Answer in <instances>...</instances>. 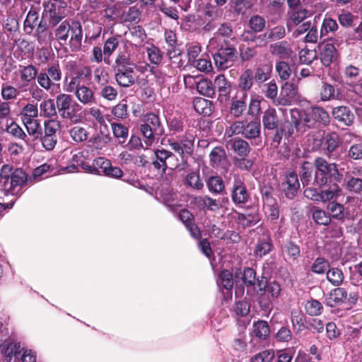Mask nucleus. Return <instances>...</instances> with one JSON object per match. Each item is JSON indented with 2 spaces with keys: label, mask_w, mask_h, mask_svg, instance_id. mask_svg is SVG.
I'll return each mask as SVG.
<instances>
[{
  "label": "nucleus",
  "mask_w": 362,
  "mask_h": 362,
  "mask_svg": "<svg viewBox=\"0 0 362 362\" xmlns=\"http://www.w3.org/2000/svg\"><path fill=\"white\" fill-rule=\"evenodd\" d=\"M341 42V38L334 37L319 45V57L324 66H329L331 64L337 61L339 52L334 43L339 45Z\"/></svg>",
  "instance_id": "nucleus-7"
},
{
  "label": "nucleus",
  "mask_w": 362,
  "mask_h": 362,
  "mask_svg": "<svg viewBox=\"0 0 362 362\" xmlns=\"http://www.w3.org/2000/svg\"><path fill=\"white\" fill-rule=\"evenodd\" d=\"M327 210L331 219H335L341 223L346 220H351L352 216L348 210H346L344 205L337 202L328 203Z\"/></svg>",
  "instance_id": "nucleus-14"
},
{
  "label": "nucleus",
  "mask_w": 362,
  "mask_h": 362,
  "mask_svg": "<svg viewBox=\"0 0 362 362\" xmlns=\"http://www.w3.org/2000/svg\"><path fill=\"white\" fill-rule=\"evenodd\" d=\"M275 356L274 351L267 349L251 358V362H272Z\"/></svg>",
  "instance_id": "nucleus-62"
},
{
  "label": "nucleus",
  "mask_w": 362,
  "mask_h": 362,
  "mask_svg": "<svg viewBox=\"0 0 362 362\" xmlns=\"http://www.w3.org/2000/svg\"><path fill=\"white\" fill-rule=\"evenodd\" d=\"M339 25L337 21L331 17L325 16L322 21L320 28V37L327 35L329 34H334L338 30Z\"/></svg>",
  "instance_id": "nucleus-40"
},
{
  "label": "nucleus",
  "mask_w": 362,
  "mask_h": 362,
  "mask_svg": "<svg viewBox=\"0 0 362 362\" xmlns=\"http://www.w3.org/2000/svg\"><path fill=\"white\" fill-rule=\"evenodd\" d=\"M36 37L40 45H47L49 43L52 37V33L49 30L46 22L41 20L37 24V28L35 32Z\"/></svg>",
  "instance_id": "nucleus-27"
},
{
  "label": "nucleus",
  "mask_w": 362,
  "mask_h": 362,
  "mask_svg": "<svg viewBox=\"0 0 362 362\" xmlns=\"http://www.w3.org/2000/svg\"><path fill=\"white\" fill-rule=\"evenodd\" d=\"M238 54L242 62L253 60L258 54L256 47L241 44L238 47Z\"/></svg>",
  "instance_id": "nucleus-35"
},
{
  "label": "nucleus",
  "mask_w": 362,
  "mask_h": 362,
  "mask_svg": "<svg viewBox=\"0 0 362 362\" xmlns=\"http://www.w3.org/2000/svg\"><path fill=\"white\" fill-rule=\"evenodd\" d=\"M313 110V117L315 123H320L323 126H327L329 124L330 117L328 112L321 107H314Z\"/></svg>",
  "instance_id": "nucleus-46"
},
{
  "label": "nucleus",
  "mask_w": 362,
  "mask_h": 362,
  "mask_svg": "<svg viewBox=\"0 0 362 362\" xmlns=\"http://www.w3.org/2000/svg\"><path fill=\"white\" fill-rule=\"evenodd\" d=\"M186 185L195 189H202L204 187V183L200 179L199 172H192L186 176Z\"/></svg>",
  "instance_id": "nucleus-60"
},
{
  "label": "nucleus",
  "mask_w": 362,
  "mask_h": 362,
  "mask_svg": "<svg viewBox=\"0 0 362 362\" xmlns=\"http://www.w3.org/2000/svg\"><path fill=\"white\" fill-rule=\"evenodd\" d=\"M305 310L308 315L316 316L322 313L323 307L320 301L311 300H308L305 304Z\"/></svg>",
  "instance_id": "nucleus-64"
},
{
  "label": "nucleus",
  "mask_w": 362,
  "mask_h": 362,
  "mask_svg": "<svg viewBox=\"0 0 362 362\" xmlns=\"http://www.w3.org/2000/svg\"><path fill=\"white\" fill-rule=\"evenodd\" d=\"M261 132V124L259 121L245 120L243 136L247 139H255L259 138Z\"/></svg>",
  "instance_id": "nucleus-26"
},
{
  "label": "nucleus",
  "mask_w": 362,
  "mask_h": 362,
  "mask_svg": "<svg viewBox=\"0 0 362 362\" xmlns=\"http://www.w3.org/2000/svg\"><path fill=\"white\" fill-rule=\"evenodd\" d=\"M308 16L309 13L306 9L293 11L290 13V21L286 23L288 30H291L292 24L298 25L301 22L305 20Z\"/></svg>",
  "instance_id": "nucleus-39"
},
{
  "label": "nucleus",
  "mask_w": 362,
  "mask_h": 362,
  "mask_svg": "<svg viewBox=\"0 0 362 362\" xmlns=\"http://www.w3.org/2000/svg\"><path fill=\"white\" fill-rule=\"evenodd\" d=\"M128 67H136L130 58V54L127 52H119L115 59V69H124Z\"/></svg>",
  "instance_id": "nucleus-41"
},
{
  "label": "nucleus",
  "mask_w": 362,
  "mask_h": 362,
  "mask_svg": "<svg viewBox=\"0 0 362 362\" xmlns=\"http://www.w3.org/2000/svg\"><path fill=\"white\" fill-rule=\"evenodd\" d=\"M226 146L241 157L247 156L251 150L248 142L239 137L227 139Z\"/></svg>",
  "instance_id": "nucleus-16"
},
{
  "label": "nucleus",
  "mask_w": 362,
  "mask_h": 362,
  "mask_svg": "<svg viewBox=\"0 0 362 362\" xmlns=\"http://www.w3.org/2000/svg\"><path fill=\"white\" fill-rule=\"evenodd\" d=\"M254 83V72L250 69H245L238 78V87L244 90L249 91Z\"/></svg>",
  "instance_id": "nucleus-32"
},
{
  "label": "nucleus",
  "mask_w": 362,
  "mask_h": 362,
  "mask_svg": "<svg viewBox=\"0 0 362 362\" xmlns=\"http://www.w3.org/2000/svg\"><path fill=\"white\" fill-rule=\"evenodd\" d=\"M237 54L238 52L233 46L221 47L213 54L216 67L220 71L231 67L238 57Z\"/></svg>",
  "instance_id": "nucleus-6"
},
{
  "label": "nucleus",
  "mask_w": 362,
  "mask_h": 362,
  "mask_svg": "<svg viewBox=\"0 0 362 362\" xmlns=\"http://www.w3.org/2000/svg\"><path fill=\"white\" fill-rule=\"evenodd\" d=\"M238 221L243 227L247 228L257 224L260 221V218L257 212L239 214Z\"/></svg>",
  "instance_id": "nucleus-37"
},
{
  "label": "nucleus",
  "mask_w": 362,
  "mask_h": 362,
  "mask_svg": "<svg viewBox=\"0 0 362 362\" xmlns=\"http://www.w3.org/2000/svg\"><path fill=\"white\" fill-rule=\"evenodd\" d=\"M269 50L272 54L282 59L289 58L291 53V49L286 41L271 45Z\"/></svg>",
  "instance_id": "nucleus-34"
},
{
  "label": "nucleus",
  "mask_w": 362,
  "mask_h": 362,
  "mask_svg": "<svg viewBox=\"0 0 362 362\" xmlns=\"http://www.w3.org/2000/svg\"><path fill=\"white\" fill-rule=\"evenodd\" d=\"M197 91L206 97L212 98L215 95V88L209 79H202L197 84Z\"/></svg>",
  "instance_id": "nucleus-44"
},
{
  "label": "nucleus",
  "mask_w": 362,
  "mask_h": 362,
  "mask_svg": "<svg viewBox=\"0 0 362 362\" xmlns=\"http://www.w3.org/2000/svg\"><path fill=\"white\" fill-rule=\"evenodd\" d=\"M333 117L339 122L346 126L353 124L355 117L349 107L346 106H338L334 107L332 111Z\"/></svg>",
  "instance_id": "nucleus-19"
},
{
  "label": "nucleus",
  "mask_w": 362,
  "mask_h": 362,
  "mask_svg": "<svg viewBox=\"0 0 362 362\" xmlns=\"http://www.w3.org/2000/svg\"><path fill=\"white\" fill-rule=\"evenodd\" d=\"M299 189L300 182L297 174L294 172H289L281 184V192L287 199H293L297 196Z\"/></svg>",
  "instance_id": "nucleus-10"
},
{
  "label": "nucleus",
  "mask_w": 362,
  "mask_h": 362,
  "mask_svg": "<svg viewBox=\"0 0 362 362\" xmlns=\"http://www.w3.org/2000/svg\"><path fill=\"white\" fill-rule=\"evenodd\" d=\"M313 218L316 223L328 226L331 223V217L328 213L321 209H315L313 211Z\"/></svg>",
  "instance_id": "nucleus-55"
},
{
  "label": "nucleus",
  "mask_w": 362,
  "mask_h": 362,
  "mask_svg": "<svg viewBox=\"0 0 362 362\" xmlns=\"http://www.w3.org/2000/svg\"><path fill=\"white\" fill-rule=\"evenodd\" d=\"M283 253L286 255L289 259H296L300 253V247L296 244L290 241L284 244L282 247Z\"/></svg>",
  "instance_id": "nucleus-54"
},
{
  "label": "nucleus",
  "mask_w": 362,
  "mask_h": 362,
  "mask_svg": "<svg viewBox=\"0 0 362 362\" xmlns=\"http://www.w3.org/2000/svg\"><path fill=\"white\" fill-rule=\"evenodd\" d=\"M134 68L128 67L115 69V79L120 86L129 87L135 83Z\"/></svg>",
  "instance_id": "nucleus-17"
},
{
  "label": "nucleus",
  "mask_w": 362,
  "mask_h": 362,
  "mask_svg": "<svg viewBox=\"0 0 362 362\" xmlns=\"http://www.w3.org/2000/svg\"><path fill=\"white\" fill-rule=\"evenodd\" d=\"M6 132L14 137L24 141L27 144L29 143L28 135L17 123L12 122L7 126Z\"/></svg>",
  "instance_id": "nucleus-52"
},
{
  "label": "nucleus",
  "mask_w": 362,
  "mask_h": 362,
  "mask_svg": "<svg viewBox=\"0 0 362 362\" xmlns=\"http://www.w3.org/2000/svg\"><path fill=\"white\" fill-rule=\"evenodd\" d=\"M347 297L344 288L338 287L332 290L325 298V303L329 307H335L341 304Z\"/></svg>",
  "instance_id": "nucleus-21"
},
{
  "label": "nucleus",
  "mask_w": 362,
  "mask_h": 362,
  "mask_svg": "<svg viewBox=\"0 0 362 362\" xmlns=\"http://www.w3.org/2000/svg\"><path fill=\"white\" fill-rule=\"evenodd\" d=\"M210 164L214 168L227 169L229 161L226 151L221 146H216L209 153Z\"/></svg>",
  "instance_id": "nucleus-15"
},
{
  "label": "nucleus",
  "mask_w": 362,
  "mask_h": 362,
  "mask_svg": "<svg viewBox=\"0 0 362 362\" xmlns=\"http://www.w3.org/2000/svg\"><path fill=\"white\" fill-rule=\"evenodd\" d=\"M231 198L235 205L245 204L250 198V194L243 180L240 177L234 179Z\"/></svg>",
  "instance_id": "nucleus-11"
},
{
  "label": "nucleus",
  "mask_w": 362,
  "mask_h": 362,
  "mask_svg": "<svg viewBox=\"0 0 362 362\" xmlns=\"http://www.w3.org/2000/svg\"><path fill=\"white\" fill-rule=\"evenodd\" d=\"M196 135L187 130L183 135L168 139V144L181 158L182 169L187 165V159L193 154Z\"/></svg>",
  "instance_id": "nucleus-2"
},
{
  "label": "nucleus",
  "mask_w": 362,
  "mask_h": 362,
  "mask_svg": "<svg viewBox=\"0 0 362 362\" xmlns=\"http://www.w3.org/2000/svg\"><path fill=\"white\" fill-rule=\"evenodd\" d=\"M1 95L6 102L7 100H16L19 95V90L11 85L3 84L1 88Z\"/></svg>",
  "instance_id": "nucleus-57"
},
{
  "label": "nucleus",
  "mask_w": 362,
  "mask_h": 362,
  "mask_svg": "<svg viewBox=\"0 0 362 362\" xmlns=\"http://www.w3.org/2000/svg\"><path fill=\"white\" fill-rule=\"evenodd\" d=\"M209 190L211 192L219 194L224 189L223 180L219 176H213L209 177L207 182Z\"/></svg>",
  "instance_id": "nucleus-56"
},
{
  "label": "nucleus",
  "mask_w": 362,
  "mask_h": 362,
  "mask_svg": "<svg viewBox=\"0 0 362 362\" xmlns=\"http://www.w3.org/2000/svg\"><path fill=\"white\" fill-rule=\"evenodd\" d=\"M26 128L28 134L33 138V141L37 140L41 137L42 128L40 122L37 119L23 120Z\"/></svg>",
  "instance_id": "nucleus-33"
},
{
  "label": "nucleus",
  "mask_w": 362,
  "mask_h": 362,
  "mask_svg": "<svg viewBox=\"0 0 362 362\" xmlns=\"http://www.w3.org/2000/svg\"><path fill=\"white\" fill-rule=\"evenodd\" d=\"M0 351L6 362H11L13 356H16L21 354V344L11 339H6L0 345Z\"/></svg>",
  "instance_id": "nucleus-20"
},
{
  "label": "nucleus",
  "mask_w": 362,
  "mask_h": 362,
  "mask_svg": "<svg viewBox=\"0 0 362 362\" xmlns=\"http://www.w3.org/2000/svg\"><path fill=\"white\" fill-rule=\"evenodd\" d=\"M329 268V262L324 257H317L311 265V271L317 274H324L327 273Z\"/></svg>",
  "instance_id": "nucleus-49"
},
{
  "label": "nucleus",
  "mask_w": 362,
  "mask_h": 362,
  "mask_svg": "<svg viewBox=\"0 0 362 362\" xmlns=\"http://www.w3.org/2000/svg\"><path fill=\"white\" fill-rule=\"evenodd\" d=\"M250 28L255 33H259L265 28L264 18L259 15L252 16L249 21Z\"/></svg>",
  "instance_id": "nucleus-63"
},
{
  "label": "nucleus",
  "mask_w": 362,
  "mask_h": 362,
  "mask_svg": "<svg viewBox=\"0 0 362 362\" xmlns=\"http://www.w3.org/2000/svg\"><path fill=\"white\" fill-rule=\"evenodd\" d=\"M273 247L272 240L267 235L260 238L256 245L255 255L257 257H262L269 254Z\"/></svg>",
  "instance_id": "nucleus-30"
},
{
  "label": "nucleus",
  "mask_w": 362,
  "mask_h": 362,
  "mask_svg": "<svg viewBox=\"0 0 362 362\" xmlns=\"http://www.w3.org/2000/svg\"><path fill=\"white\" fill-rule=\"evenodd\" d=\"M194 204L199 209H206L211 211H217L222 204L219 199H213L209 196H199L194 198Z\"/></svg>",
  "instance_id": "nucleus-18"
},
{
  "label": "nucleus",
  "mask_w": 362,
  "mask_h": 362,
  "mask_svg": "<svg viewBox=\"0 0 362 362\" xmlns=\"http://www.w3.org/2000/svg\"><path fill=\"white\" fill-rule=\"evenodd\" d=\"M315 167L314 184L318 187H323L331 182L334 177L339 180L340 174L337 165L334 163H329L325 158L318 157L314 160Z\"/></svg>",
  "instance_id": "nucleus-3"
},
{
  "label": "nucleus",
  "mask_w": 362,
  "mask_h": 362,
  "mask_svg": "<svg viewBox=\"0 0 362 362\" xmlns=\"http://www.w3.org/2000/svg\"><path fill=\"white\" fill-rule=\"evenodd\" d=\"M193 106L197 113L204 116H209L213 112V103L203 98H196Z\"/></svg>",
  "instance_id": "nucleus-28"
},
{
  "label": "nucleus",
  "mask_w": 362,
  "mask_h": 362,
  "mask_svg": "<svg viewBox=\"0 0 362 362\" xmlns=\"http://www.w3.org/2000/svg\"><path fill=\"white\" fill-rule=\"evenodd\" d=\"M75 96L83 105H92L97 102L94 91L85 85L77 89Z\"/></svg>",
  "instance_id": "nucleus-23"
},
{
  "label": "nucleus",
  "mask_w": 362,
  "mask_h": 362,
  "mask_svg": "<svg viewBox=\"0 0 362 362\" xmlns=\"http://www.w3.org/2000/svg\"><path fill=\"white\" fill-rule=\"evenodd\" d=\"M69 36V46L71 50L74 52L79 50L83 38L82 25L79 21H74L69 23L66 20L64 21L54 31V38L60 44H66Z\"/></svg>",
  "instance_id": "nucleus-1"
},
{
  "label": "nucleus",
  "mask_w": 362,
  "mask_h": 362,
  "mask_svg": "<svg viewBox=\"0 0 362 362\" xmlns=\"http://www.w3.org/2000/svg\"><path fill=\"white\" fill-rule=\"evenodd\" d=\"M245 120H238L233 122L230 126L226 128L225 132V137L228 139H233L234 135H243Z\"/></svg>",
  "instance_id": "nucleus-47"
},
{
  "label": "nucleus",
  "mask_w": 362,
  "mask_h": 362,
  "mask_svg": "<svg viewBox=\"0 0 362 362\" xmlns=\"http://www.w3.org/2000/svg\"><path fill=\"white\" fill-rule=\"evenodd\" d=\"M299 98L298 86L293 83L286 82L281 87L278 100L275 102V105H290L292 103L298 100Z\"/></svg>",
  "instance_id": "nucleus-9"
},
{
  "label": "nucleus",
  "mask_w": 362,
  "mask_h": 362,
  "mask_svg": "<svg viewBox=\"0 0 362 362\" xmlns=\"http://www.w3.org/2000/svg\"><path fill=\"white\" fill-rule=\"evenodd\" d=\"M11 166L9 165H4L0 172V191L4 194H17L16 189L11 180Z\"/></svg>",
  "instance_id": "nucleus-13"
},
{
  "label": "nucleus",
  "mask_w": 362,
  "mask_h": 362,
  "mask_svg": "<svg viewBox=\"0 0 362 362\" xmlns=\"http://www.w3.org/2000/svg\"><path fill=\"white\" fill-rule=\"evenodd\" d=\"M253 333L260 339H267L270 333L268 323L264 320H259L253 324Z\"/></svg>",
  "instance_id": "nucleus-43"
},
{
  "label": "nucleus",
  "mask_w": 362,
  "mask_h": 362,
  "mask_svg": "<svg viewBox=\"0 0 362 362\" xmlns=\"http://www.w3.org/2000/svg\"><path fill=\"white\" fill-rule=\"evenodd\" d=\"M262 124L264 129H276L279 124L276 111L274 108H268L263 112Z\"/></svg>",
  "instance_id": "nucleus-25"
},
{
  "label": "nucleus",
  "mask_w": 362,
  "mask_h": 362,
  "mask_svg": "<svg viewBox=\"0 0 362 362\" xmlns=\"http://www.w3.org/2000/svg\"><path fill=\"white\" fill-rule=\"evenodd\" d=\"M37 74V70L35 66L30 64L23 66L20 71V76L22 81L30 83L33 81Z\"/></svg>",
  "instance_id": "nucleus-51"
},
{
  "label": "nucleus",
  "mask_w": 362,
  "mask_h": 362,
  "mask_svg": "<svg viewBox=\"0 0 362 362\" xmlns=\"http://www.w3.org/2000/svg\"><path fill=\"white\" fill-rule=\"evenodd\" d=\"M319 94L322 101H329L339 98V93H336L334 86L327 82L322 83Z\"/></svg>",
  "instance_id": "nucleus-36"
},
{
  "label": "nucleus",
  "mask_w": 362,
  "mask_h": 362,
  "mask_svg": "<svg viewBox=\"0 0 362 362\" xmlns=\"http://www.w3.org/2000/svg\"><path fill=\"white\" fill-rule=\"evenodd\" d=\"M144 123L141 124L140 131L146 139L144 144L150 146L155 141L156 136H161L164 128L161 124L159 117L154 113H148L144 116Z\"/></svg>",
  "instance_id": "nucleus-5"
},
{
  "label": "nucleus",
  "mask_w": 362,
  "mask_h": 362,
  "mask_svg": "<svg viewBox=\"0 0 362 362\" xmlns=\"http://www.w3.org/2000/svg\"><path fill=\"white\" fill-rule=\"evenodd\" d=\"M155 156L156 159L152 164L156 169L160 170L163 173H165L167 168L182 170L180 163H172L173 160H177L173 152L165 148L157 149Z\"/></svg>",
  "instance_id": "nucleus-8"
},
{
  "label": "nucleus",
  "mask_w": 362,
  "mask_h": 362,
  "mask_svg": "<svg viewBox=\"0 0 362 362\" xmlns=\"http://www.w3.org/2000/svg\"><path fill=\"white\" fill-rule=\"evenodd\" d=\"M61 129V122L56 119H51L44 122V134L57 137V133Z\"/></svg>",
  "instance_id": "nucleus-50"
},
{
  "label": "nucleus",
  "mask_w": 362,
  "mask_h": 362,
  "mask_svg": "<svg viewBox=\"0 0 362 362\" xmlns=\"http://www.w3.org/2000/svg\"><path fill=\"white\" fill-rule=\"evenodd\" d=\"M11 173L12 182L13 184L16 192L18 193V191L21 189V186L26 182L27 175L22 169H13V167H11Z\"/></svg>",
  "instance_id": "nucleus-38"
},
{
  "label": "nucleus",
  "mask_w": 362,
  "mask_h": 362,
  "mask_svg": "<svg viewBox=\"0 0 362 362\" xmlns=\"http://www.w3.org/2000/svg\"><path fill=\"white\" fill-rule=\"evenodd\" d=\"M214 87L217 88L220 95H227L230 92V83L223 74L218 75L214 79Z\"/></svg>",
  "instance_id": "nucleus-45"
},
{
  "label": "nucleus",
  "mask_w": 362,
  "mask_h": 362,
  "mask_svg": "<svg viewBox=\"0 0 362 362\" xmlns=\"http://www.w3.org/2000/svg\"><path fill=\"white\" fill-rule=\"evenodd\" d=\"M44 13L48 18L49 25L52 26L57 25L66 15L62 9V7L57 6L54 2L48 1L44 3Z\"/></svg>",
  "instance_id": "nucleus-12"
},
{
  "label": "nucleus",
  "mask_w": 362,
  "mask_h": 362,
  "mask_svg": "<svg viewBox=\"0 0 362 362\" xmlns=\"http://www.w3.org/2000/svg\"><path fill=\"white\" fill-rule=\"evenodd\" d=\"M342 189L339 185L334 183L330 185L326 189L320 191V202L326 203L336 202L341 195Z\"/></svg>",
  "instance_id": "nucleus-24"
},
{
  "label": "nucleus",
  "mask_w": 362,
  "mask_h": 362,
  "mask_svg": "<svg viewBox=\"0 0 362 362\" xmlns=\"http://www.w3.org/2000/svg\"><path fill=\"white\" fill-rule=\"evenodd\" d=\"M362 168H355L350 175H347V189L355 193H360L362 191Z\"/></svg>",
  "instance_id": "nucleus-22"
},
{
  "label": "nucleus",
  "mask_w": 362,
  "mask_h": 362,
  "mask_svg": "<svg viewBox=\"0 0 362 362\" xmlns=\"http://www.w3.org/2000/svg\"><path fill=\"white\" fill-rule=\"evenodd\" d=\"M327 279L335 286H338L344 281V274L342 271L338 268L328 269L327 272Z\"/></svg>",
  "instance_id": "nucleus-48"
},
{
  "label": "nucleus",
  "mask_w": 362,
  "mask_h": 362,
  "mask_svg": "<svg viewBox=\"0 0 362 362\" xmlns=\"http://www.w3.org/2000/svg\"><path fill=\"white\" fill-rule=\"evenodd\" d=\"M56 105L62 119H69L73 122L80 120L81 117L78 112L81 107L74 100L71 95L65 93L58 95L56 98Z\"/></svg>",
  "instance_id": "nucleus-4"
},
{
  "label": "nucleus",
  "mask_w": 362,
  "mask_h": 362,
  "mask_svg": "<svg viewBox=\"0 0 362 362\" xmlns=\"http://www.w3.org/2000/svg\"><path fill=\"white\" fill-rule=\"evenodd\" d=\"M247 93H244L240 98H233L231 100L230 113L235 117H240L246 110Z\"/></svg>",
  "instance_id": "nucleus-29"
},
{
  "label": "nucleus",
  "mask_w": 362,
  "mask_h": 362,
  "mask_svg": "<svg viewBox=\"0 0 362 362\" xmlns=\"http://www.w3.org/2000/svg\"><path fill=\"white\" fill-rule=\"evenodd\" d=\"M71 139L77 143L83 142L88 138V132L82 127L75 126L69 131Z\"/></svg>",
  "instance_id": "nucleus-59"
},
{
  "label": "nucleus",
  "mask_w": 362,
  "mask_h": 362,
  "mask_svg": "<svg viewBox=\"0 0 362 362\" xmlns=\"http://www.w3.org/2000/svg\"><path fill=\"white\" fill-rule=\"evenodd\" d=\"M40 116L51 118L57 115V105L53 99L42 100L40 104Z\"/></svg>",
  "instance_id": "nucleus-31"
},
{
  "label": "nucleus",
  "mask_w": 362,
  "mask_h": 362,
  "mask_svg": "<svg viewBox=\"0 0 362 362\" xmlns=\"http://www.w3.org/2000/svg\"><path fill=\"white\" fill-rule=\"evenodd\" d=\"M111 127L115 137L118 139L119 144L125 142L129 135L128 128L121 123L112 122Z\"/></svg>",
  "instance_id": "nucleus-42"
},
{
  "label": "nucleus",
  "mask_w": 362,
  "mask_h": 362,
  "mask_svg": "<svg viewBox=\"0 0 362 362\" xmlns=\"http://www.w3.org/2000/svg\"><path fill=\"white\" fill-rule=\"evenodd\" d=\"M269 68L267 66H260L255 69L254 73V80L257 83H263L267 81L269 77Z\"/></svg>",
  "instance_id": "nucleus-61"
},
{
  "label": "nucleus",
  "mask_w": 362,
  "mask_h": 362,
  "mask_svg": "<svg viewBox=\"0 0 362 362\" xmlns=\"http://www.w3.org/2000/svg\"><path fill=\"white\" fill-rule=\"evenodd\" d=\"M38 19V13L34 9H30L24 21V30L27 34H30L36 25Z\"/></svg>",
  "instance_id": "nucleus-53"
},
{
  "label": "nucleus",
  "mask_w": 362,
  "mask_h": 362,
  "mask_svg": "<svg viewBox=\"0 0 362 362\" xmlns=\"http://www.w3.org/2000/svg\"><path fill=\"white\" fill-rule=\"evenodd\" d=\"M325 146L329 153L334 151L339 146V138L336 132L327 134L325 137Z\"/></svg>",
  "instance_id": "nucleus-58"
}]
</instances>
